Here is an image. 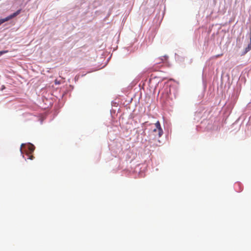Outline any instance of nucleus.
I'll return each mask as SVG.
<instances>
[{"label": "nucleus", "mask_w": 251, "mask_h": 251, "mask_svg": "<svg viewBox=\"0 0 251 251\" xmlns=\"http://www.w3.org/2000/svg\"><path fill=\"white\" fill-rule=\"evenodd\" d=\"M24 146V144H22L21 145V147H23ZM21 151H22V148H21V149H20Z\"/></svg>", "instance_id": "7"}, {"label": "nucleus", "mask_w": 251, "mask_h": 251, "mask_svg": "<svg viewBox=\"0 0 251 251\" xmlns=\"http://www.w3.org/2000/svg\"><path fill=\"white\" fill-rule=\"evenodd\" d=\"M26 155L28 156V159L30 160H32L34 158V157L33 156V155L31 154V153L26 152Z\"/></svg>", "instance_id": "4"}, {"label": "nucleus", "mask_w": 251, "mask_h": 251, "mask_svg": "<svg viewBox=\"0 0 251 251\" xmlns=\"http://www.w3.org/2000/svg\"><path fill=\"white\" fill-rule=\"evenodd\" d=\"M221 55H217V56H216V57H219V56H220Z\"/></svg>", "instance_id": "8"}, {"label": "nucleus", "mask_w": 251, "mask_h": 251, "mask_svg": "<svg viewBox=\"0 0 251 251\" xmlns=\"http://www.w3.org/2000/svg\"><path fill=\"white\" fill-rule=\"evenodd\" d=\"M20 10H18L17 11V12L13 13V14L11 15L10 16H17L18 14H19Z\"/></svg>", "instance_id": "5"}, {"label": "nucleus", "mask_w": 251, "mask_h": 251, "mask_svg": "<svg viewBox=\"0 0 251 251\" xmlns=\"http://www.w3.org/2000/svg\"><path fill=\"white\" fill-rule=\"evenodd\" d=\"M27 149L28 151L26 152L32 153L35 150V147L32 144H29L27 145Z\"/></svg>", "instance_id": "2"}, {"label": "nucleus", "mask_w": 251, "mask_h": 251, "mask_svg": "<svg viewBox=\"0 0 251 251\" xmlns=\"http://www.w3.org/2000/svg\"><path fill=\"white\" fill-rule=\"evenodd\" d=\"M12 17H6L4 19H0V25L3 23L4 22L9 20Z\"/></svg>", "instance_id": "3"}, {"label": "nucleus", "mask_w": 251, "mask_h": 251, "mask_svg": "<svg viewBox=\"0 0 251 251\" xmlns=\"http://www.w3.org/2000/svg\"><path fill=\"white\" fill-rule=\"evenodd\" d=\"M7 52V51H0V56H1L3 54H4Z\"/></svg>", "instance_id": "6"}, {"label": "nucleus", "mask_w": 251, "mask_h": 251, "mask_svg": "<svg viewBox=\"0 0 251 251\" xmlns=\"http://www.w3.org/2000/svg\"><path fill=\"white\" fill-rule=\"evenodd\" d=\"M155 128L150 131L149 135V142L152 144L153 146H160L161 141L159 138L162 135L163 133V129L161 127L160 122L157 121L155 124Z\"/></svg>", "instance_id": "1"}]
</instances>
